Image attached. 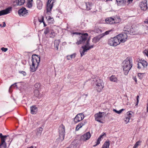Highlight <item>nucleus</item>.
Wrapping results in <instances>:
<instances>
[{
    "label": "nucleus",
    "mask_w": 148,
    "mask_h": 148,
    "mask_svg": "<svg viewBox=\"0 0 148 148\" xmlns=\"http://www.w3.org/2000/svg\"><path fill=\"white\" fill-rule=\"evenodd\" d=\"M122 66L124 73L125 75H127L132 66V59L127 58L123 62Z\"/></svg>",
    "instance_id": "nucleus-1"
},
{
    "label": "nucleus",
    "mask_w": 148,
    "mask_h": 148,
    "mask_svg": "<svg viewBox=\"0 0 148 148\" xmlns=\"http://www.w3.org/2000/svg\"><path fill=\"white\" fill-rule=\"evenodd\" d=\"M32 65L30 66L31 71L32 72L35 71L38 66L40 61V58L39 56L36 54H33L32 57Z\"/></svg>",
    "instance_id": "nucleus-2"
},
{
    "label": "nucleus",
    "mask_w": 148,
    "mask_h": 148,
    "mask_svg": "<svg viewBox=\"0 0 148 148\" xmlns=\"http://www.w3.org/2000/svg\"><path fill=\"white\" fill-rule=\"evenodd\" d=\"M96 88L98 92H100L104 87V84L103 80L99 78L96 79L95 83Z\"/></svg>",
    "instance_id": "nucleus-3"
},
{
    "label": "nucleus",
    "mask_w": 148,
    "mask_h": 148,
    "mask_svg": "<svg viewBox=\"0 0 148 148\" xmlns=\"http://www.w3.org/2000/svg\"><path fill=\"white\" fill-rule=\"evenodd\" d=\"M127 33H123L119 34L116 36L120 43L121 42H124L126 41L127 38Z\"/></svg>",
    "instance_id": "nucleus-4"
},
{
    "label": "nucleus",
    "mask_w": 148,
    "mask_h": 148,
    "mask_svg": "<svg viewBox=\"0 0 148 148\" xmlns=\"http://www.w3.org/2000/svg\"><path fill=\"white\" fill-rule=\"evenodd\" d=\"M88 36V34L87 33L81 34L79 35V39L77 40V41L76 43L78 45H79L84 43L87 40Z\"/></svg>",
    "instance_id": "nucleus-5"
},
{
    "label": "nucleus",
    "mask_w": 148,
    "mask_h": 148,
    "mask_svg": "<svg viewBox=\"0 0 148 148\" xmlns=\"http://www.w3.org/2000/svg\"><path fill=\"white\" fill-rule=\"evenodd\" d=\"M59 138L61 141L64 139L65 135V128L64 126L62 124L60 125L59 128Z\"/></svg>",
    "instance_id": "nucleus-6"
},
{
    "label": "nucleus",
    "mask_w": 148,
    "mask_h": 148,
    "mask_svg": "<svg viewBox=\"0 0 148 148\" xmlns=\"http://www.w3.org/2000/svg\"><path fill=\"white\" fill-rule=\"evenodd\" d=\"M108 43L109 45L114 47H115L120 44V42H119V41L116 36L109 39Z\"/></svg>",
    "instance_id": "nucleus-7"
},
{
    "label": "nucleus",
    "mask_w": 148,
    "mask_h": 148,
    "mask_svg": "<svg viewBox=\"0 0 148 148\" xmlns=\"http://www.w3.org/2000/svg\"><path fill=\"white\" fill-rule=\"evenodd\" d=\"M56 0H48L47 4V12H50Z\"/></svg>",
    "instance_id": "nucleus-8"
},
{
    "label": "nucleus",
    "mask_w": 148,
    "mask_h": 148,
    "mask_svg": "<svg viewBox=\"0 0 148 148\" xmlns=\"http://www.w3.org/2000/svg\"><path fill=\"white\" fill-rule=\"evenodd\" d=\"M93 45H91L88 47H87L86 46H82V48L83 49V50H82L80 49V50L81 57L82 56L84 55L85 52H87L88 50H89L90 49L93 48Z\"/></svg>",
    "instance_id": "nucleus-9"
},
{
    "label": "nucleus",
    "mask_w": 148,
    "mask_h": 148,
    "mask_svg": "<svg viewBox=\"0 0 148 148\" xmlns=\"http://www.w3.org/2000/svg\"><path fill=\"white\" fill-rule=\"evenodd\" d=\"M139 5L142 10L145 11L147 9V1L144 0L141 1L139 3Z\"/></svg>",
    "instance_id": "nucleus-10"
},
{
    "label": "nucleus",
    "mask_w": 148,
    "mask_h": 148,
    "mask_svg": "<svg viewBox=\"0 0 148 148\" xmlns=\"http://www.w3.org/2000/svg\"><path fill=\"white\" fill-rule=\"evenodd\" d=\"M84 118V114L80 113L77 114L74 119V121L75 123L79 122L82 120Z\"/></svg>",
    "instance_id": "nucleus-11"
},
{
    "label": "nucleus",
    "mask_w": 148,
    "mask_h": 148,
    "mask_svg": "<svg viewBox=\"0 0 148 148\" xmlns=\"http://www.w3.org/2000/svg\"><path fill=\"white\" fill-rule=\"evenodd\" d=\"M102 114L99 113V112L98 113L95 114V120L101 123H103V122L101 121L102 118L103 117Z\"/></svg>",
    "instance_id": "nucleus-12"
},
{
    "label": "nucleus",
    "mask_w": 148,
    "mask_h": 148,
    "mask_svg": "<svg viewBox=\"0 0 148 148\" xmlns=\"http://www.w3.org/2000/svg\"><path fill=\"white\" fill-rule=\"evenodd\" d=\"M83 5L84 6L82 7L83 10H89L92 8V4L90 2L84 3Z\"/></svg>",
    "instance_id": "nucleus-13"
},
{
    "label": "nucleus",
    "mask_w": 148,
    "mask_h": 148,
    "mask_svg": "<svg viewBox=\"0 0 148 148\" xmlns=\"http://www.w3.org/2000/svg\"><path fill=\"white\" fill-rule=\"evenodd\" d=\"M91 136L90 132H87L81 136V139L83 141L86 140L90 138Z\"/></svg>",
    "instance_id": "nucleus-14"
},
{
    "label": "nucleus",
    "mask_w": 148,
    "mask_h": 148,
    "mask_svg": "<svg viewBox=\"0 0 148 148\" xmlns=\"http://www.w3.org/2000/svg\"><path fill=\"white\" fill-rule=\"evenodd\" d=\"M28 13L27 10L25 8L23 7L18 11V13L20 16H25Z\"/></svg>",
    "instance_id": "nucleus-15"
},
{
    "label": "nucleus",
    "mask_w": 148,
    "mask_h": 148,
    "mask_svg": "<svg viewBox=\"0 0 148 148\" xmlns=\"http://www.w3.org/2000/svg\"><path fill=\"white\" fill-rule=\"evenodd\" d=\"M124 30L125 31L127 32L126 33H127V34H129L130 35L134 34L133 29L132 28L131 29L130 28L128 25H126L124 27Z\"/></svg>",
    "instance_id": "nucleus-16"
},
{
    "label": "nucleus",
    "mask_w": 148,
    "mask_h": 148,
    "mask_svg": "<svg viewBox=\"0 0 148 148\" xmlns=\"http://www.w3.org/2000/svg\"><path fill=\"white\" fill-rule=\"evenodd\" d=\"M8 137H9V135H5L3 137L1 138V145H3L4 148H5L6 147V145L5 140Z\"/></svg>",
    "instance_id": "nucleus-17"
},
{
    "label": "nucleus",
    "mask_w": 148,
    "mask_h": 148,
    "mask_svg": "<svg viewBox=\"0 0 148 148\" xmlns=\"http://www.w3.org/2000/svg\"><path fill=\"white\" fill-rule=\"evenodd\" d=\"M105 21L107 23L112 24L115 23L114 19L112 17L108 18L105 20Z\"/></svg>",
    "instance_id": "nucleus-18"
},
{
    "label": "nucleus",
    "mask_w": 148,
    "mask_h": 148,
    "mask_svg": "<svg viewBox=\"0 0 148 148\" xmlns=\"http://www.w3.org/2000/svg\"><path fill=\"white\" fill-rule=\"evenodd\" d=\"M10 8H8L4 10L0 11V16L6 14L10 13Z\"/></svg>",
    "instance_id": "nucleus-19"
},
{
    "label": "nucleus",
    "mask_w": 148,
    "mask_h": 148,
    "mask_svg": "<svg viewBox=\"0 0 148 148\" xmlns=\"http://www.w3.org/2000/svg\"><path fill=\"white\" fill-rule=\"evenodd\" d=\"M31 113L32 114H36L37 111V108L35 106H33L30 108Z\"/></svg>",
    "instance_id": "nucleus-20"
},
{
    "label": "nucleus",
    "mask_w": 148,
    "mask_h": 148,
    "mask_svg": "<svg viewBox=\"0 0 148 148\" xmlns=\"http://www.w3.org/2000/svg\"><path fill=\"white\" fill-rule=\"evenodd\" d=\"M34 96L37 97L39 99L40 98L42 97V95L39 93V91L38 89H36L34 90Z\"/></svg>",
    "instance_id": "nucleus-21"
},
{
    "label": "nucleus",
    "mask_w": 148,
    "mask_h": 148,
    "mask_svg": "<svg viewBox=\"0 0 148 148\" xmlns=\"http://www.w3.org/2000/svg\"><path fill=\"white\" fill-rule=\"evenodd\" d=\"M25 2V0H14V3H16L15 5H21L23 4Z\"/></svg>",
    "instance_id": "nucleus-22"
},
{
    "label": "nucleus",
    "mask_w": 148,
    "mask_h": 148,
    "mask_svg": "<svg viewBox=\"0 0 148 148\" xmlns=\"http://www.w3.org/2000/svg\"><path fill=\"white\" fill-rule=\"evenodd\" d=\"M42 130L43 128L41 127H39L37 129V132L36 133L37 137H39L41 136V133Z\"/></svg>",
    "instance_id": "nucleus-23"
},
{
    "label": "nucleus",
    "mask_w": 148,
    "mask_h": 148,
    "mask_svg": "<svg viewBox=\"0 0 148 148\" xmlns=\"http://www.w3.org/2000/svg\"><path fill=\"white\" fill-rule=\"evenodd\" d=\"M103 134H103L101 135H100L99 137V138H98L97 140V142H96V144L95 145L93 146L94 147H96L97 145H98L99 144H100V142L101 140V138L103 139V136L104 135V134H105V133H104Z\"/></svg>",
    "instance_id": "nucleus-24"
},
{
    "label": "nucleus",
    "mask_w": 148,
    "mask_h": 148,
    "mask_svg": "<svg viewBox=\"0 0 148 148\" xmlns=\"http://www.w3.org/2000/svg\"><path fill=\"white\" fill-rule=\"evenodd\" d=\"M102 36H99L94 37L92 40V42L94 43H96L100 40Z\"/></svg>",
    "instance_id": "nucleus-25"
},
{
    "label": "nucleus",
    "mask_w": 148,
    "mask_h": 148,
    "mask_svg": "<svg viewBox=\"0 0 148 148\" xmlns=\"http://www.w3.org/2000/svg\"><path fill=\"white\" fill-rule=\"evenodd\" d=\"M37 7L39 9H41L42 8V2L40 0L37 1Z\"/></svg>",
    "instance_id": "nucleus-26"
},
{
    "label": "nucleus",
    "mask_w": 148,
    "mask_h": 148,
    "mask_svg": "<svg viewBox=\"0 0 148 148\" xmlns=\"http://www.w3.org/2000/svg\"><path fill=\"white\" fill-rule=\"evenodd\" d=\"M110 80L112 82H116L117 81V78L114 75H112L110 78Z\"/></svg>",
    "instance_id": "nucleus-27"
},
{
    "label": "nucleus",
    "mask_w": 148,
    "mask_h": 148,
    "mask_svg": "<svg viewBox=\"0 0 148 148\" xmlns=\"http://www.w3.org/2000/svg\"><path fill=\"white\" fill-rule=\"evenodd\" d=\"M139 63L141 65L143 66L144 68L146 67L147 65V62L145 60H140Z\"/></svg>",
    "instance_id": "nucleus-28"
},
{
    "label": "nucleus",
    "mask_w": 148,
    "mask_h": 148,
    "mask_svg": "<svg viewBox=\"0 0 148 148\" xmlns=\"http://www.w3.org/2000/svg\"><path fill=\"white\" fill-rule=\"evenodd\" d=\"M110 145V143L109 142L106 141L103 145L102 148H108Z\"/></svg>",
    "instance_id": "nucleus-29"
},
{
    "label": "nucleus",
    "mask_w": 148,
    "mask_h": 148,
    "mask_svg": "<svg viewBox=\"0 0 148 148\" xmlns=\"http://www.w3.org/2000/svg\"><path fill=\"white\" fill-rule=\"evenodd\" d=\"M60 41L59 40H56L54 41V46L57 48V50L58 49V46L60 43Z\"/></svg>",
    "instance_id": "nucleus-30"
},
{
    "label": "nucleus",
    "mask_w": 148,
    "mask_h": 148,
    "mask_svg": "<svg viewBox=\"0 0 148 148\" xmlns=\"http://www.w3.org/2000/svg\"><path fill=\"white\" fill-rule=\"evenodd\" d=\"M33 0H30L28 1L27 4V7L29 8H31L32 6V2Z\"/></svg>",
    "instance_id": "nucleus-31"
},
{
    "label": "nucleus",
    "mask_w": 148,
    "mask_h": 148,
    "mask_svg": "<svg viewBox=\"0 0 148 148\" xmlns=\"http://www.w3.org/2000/svg\"><path fill=\"white\" fill-rule=\"evenodd\" d=\"M47 21L49 23H53V22L54 21V19L53 18H51L50 16H49L47 19Z\"/></svg>",
    "instance_id": "nucleus-32"
},
{
    "label": "nucleus",
    "mask_w": 148,
    "mask_h": 148,
    "mask_svg": "<svg viewBox=\"0 0 148 148\" xmlns=\"http://www.w3.org/2000/svg\"><path fill=\"white\" fill-rule=\"evenodd\" d=\"M124 0H116L118 5H121L124 3Z\"/></svg>",
    "instance_id": "nucleus-33"
},
{
    "label": "nucleus",
    "mask_w": 148,
    "mask_h": 148,
    "mask_svg": "<svg viewBox=\"0 0 148 148\" xmlns=\"http://www.w3.org/2000/svg\"><path fill=\"white\" fill-rule=\"evenodd\" d=\"M141 142V141H140V140H139L135 144L134 146L133 147V148H137L138 146L140 145Z\"/></svg>",
    "instance_id": "nucleus-34"
},
{
    "label": "nucleus",
    "mask_w": 148,
    "mask_h": 148,
    "mask_svg": "<svg viewBox=\"0 0 148 148\" xmlns=\"http://www.w3.org/2000/svg\"><path fill=\"white\" fill-rule=\"evenodd\" d=\"M86 123L85 122H81L79 123L77 125V127H79L78 128V129H79L80 128L82 127L83 125H84L86 124Z\"/></svg>",
    "instance_id": "nucleus-35"
},
{
    "label": "nucleus",
    "mask_w": 148,
    "mask_h": 148,
    "mask_svg": "<svg viewBox=\"0 0 148 148\" xmlns=\"http://www.w3.org/2000/svg\"><path fill=\"white\" fill-rule=\"evenodd\" d=\"M76 55V54L74 53L70 56H67V58L68 60H70V58H68L69 57H70L71 58H75Z\"/></svg>",
    "instance_id": "nucleus-36"
},
{
    "label": "nucleus",
    "mask_w": 148,
    "mask_h": 148,
    "mask_svg": "<svg viewBox=\"0 0 148 148\" xmlns=\"http://www.w3.org/2000/svg\"><path fill=\"white\" fill-rule=\"evenodd\" d=\"M124 110V109H122L120 110L119 111L117 110H116L115 109H113V111L116 112V113L118 114H120L121 113V112H122V111Z\"/></svg>",
    "instance_id": "nucleus-37"
},
{
    "label": "nucleus",
    "mask_w": 148,
    "mask_h": 148,
    "mask_svg": "<svg viewBox=\"0 0 148 148\" xmlns=\"http://www.w3.org/2000/svg\"><path fill=\"white\" fill-rule=\"evenodd\" d=\"M50 29L48 27H46L45 29L44 30V34H46L48 33H49L50 32Z\"/></svg>",
    "instance_id": "nucleus-38"
},
{
    "label": "nucleus",
    "mask_w": 148,
    "mask_h": 148,
    "mask_svg": "<svg viewBox=\"0 0 148 148\" xmlns=\"http://www.w3.org/2000/svg\"><path fill=\"white\" fill-rule=\"evenodd\" d=\"M112 31V30H109L108 31H106L104 33H103L102 34L103 35V36H104L106 35H107L110 32H111Z\"/></svg>",
    "instance_id": "nucleus-39"
},
{
    "label": "nucleus",
    "mask_w": 148,
    "mask_h": 148,
    "mask_svg": "<svg viewBox=\"0 0 148 148\" xmlns=\"http://www.w3.org/2000/svg\"><path fill=\"white\" fill-rule=\"evenodd\" d=\"M34 86L36 88H39L40 87V83H37L34 85Z\"/></svg>",
    "instance_id": "nucleus-40"
},
{
    "label": "nucleus",
    "mask_w": 148,
    "mask_h": 148,
    "mask_svg": "<svg viewBox=\"0 0 148 148\" xmlns=\"http://www.w3.org/2000/svg\"><path fill=\"white\" fill-rule=\"evenodd\" d=\"M17 84V83H15L14 84L12 85L10 87L9 89V92H11V88H12L13 87H14L15 86H16L17 85H16V84Z\"/></svg>",
    "instance_id": "nucleus-41"
},
{
    "label": "nucleus",
    "mask_w": 148,
    "mask_h": 148,
    "mask_svg": "<svg viewBox=\"0 0 148 148\" xmlns=\"http://www.w3.org/2000/svg\"><path fill=\"white\" fill-rule=\"evenodd\" d=\"M130 118V117H129V116H126V117L125 121L126 122V123H127L129 122Z\"/></svg>",
    "instance_id": "nucleus-42"
},
{
    "label": "nucleus",
    "mask_w": 148,
    "mask_h": 148,
    "mask_svg": "<svg viewBox=\"0 0 148 148\" xmlns=\"http://www.w3.org/2000/svg\"><path fill=\"white\" fill-rule=\"evenodd\" d=\"M89 41H90V39H88L87 41V42L86 45H85L84 46H86L87 47H89Z\"/></svg>",
    "instance_id": "nucleus-43"
},
{
    "label": "nucleus",
    "mask_w": 148,
    "mask_h": 148,
    "mask_svg": "<svg viewBox=\"0 0 148 148\" xmlns=\"http://www.w3.org/2000/svg\"><path fill=\"white\" fill-rule=\"evenodd\" d=\"M19 73L23 74V76H25L26 75V73L24 71H19Z\"/></svg>",
    "instance_id": "nucleus-44"
},
{
    "label": "nucleus",
    "mask_w": 148,
    "mask_h": 148,
    "mask_svg": "<svg viewBox=\"0 0 148 148\" xmlns=\"http://www.w3.org/2000/svg\"><path fill=\"white\" fill-rule=\"evenodd\" d=\"M127 116H129V117L131 118L132 117V114L129 112H128L127 113Z\"/></svg>",
    "instance_id": "nucleus-45"
},
{
    "label": "nucleus",
    "mask_w": 148,
    "mask_h": 148,
    "mask_svg": "<svg viewBox=\"0 0 148 148\" xmlns=\"http://www.w3.org/2000/svg\"><path fill=\"white\" fill-rule=\"evenodd\" d=\"M38 21L40 23L43 22L44 21V17L42 16L41 17V20L39 19Z\"/></svg>",
    "instance_id": "nucleus-46"
},
{
    "label": "nucleus",
    "mask_w": 148,
    "mask_h": 148,
    "mask_svg": "<svg viewBox=\"0 0 148 148\" xmlns=\"http://www.w3.org/2000/svg\"><path fill=\"white\" fill-rule=\"evenodd\" d=\"M1 50L4 52L8 50V49L7 48H5L4 47H2L1 48Z\"/></svg>",
    "instance_id": "nucleus-47"
},
{
    "label": "nucleus",
    "mask_w": 148,
    "mask_h": 148,
    "mask_svg": "<svg viewBox=\"0 0 148 148\" xmlns=\"http://www.w3.org/2000/svg\"><path fill=\"white\" fill-rule=\"evenodd\" d=\"M99 113H101L102 114V116H103L104 115H106L108 114V113H106V112H99Z\"/></svg>",
    "instance_id": "nucleus-48"
},
{
    "label": "nucleus",
    "mask_w": 148,
    "mask_h": 148,
    "mask_svg": "<svg viewBox=\"0 0 148 148\" xmlns=\"http://www.w3.org/2000/svg\"><path fill=\"white\" fill-rule=\"evenodd\" d=\"M139 96L138 95L137 96V97H136L137 102L136 104V106L138 104V101H139Z\"/></svg>",
    "instance_id": "nucleus-49"
},
{
    "label": "nucleus",
    "mask_w": 148,
    "mask_h": 148,
    "mask_svg": "<svg viewBox=\"0 0 148 148\" xmlns=\"http://www.w3.org/2000/svg\"><path fill=\"white\" fill-rule=\"evenodd\" d=\"M143 53L144 54H145L146 55H147V54H148V51L145 49V50L143 52Z\"/></svg>",
    "instance_id": "nucleus-50"
},
{
    "label": "nucleus",
    "mask_w": 148,
    "mask_h": 148,
    "mask_svg": "<svg viewBox=\"0 0 148 148\" xmlns=\"http://www.w3.org/2000/svg\"><path fill=\"white\" fill-rule=\"evenodd\" d=\"M137 65H138V66H137L138 68L139 69H140L141 68V66L142 65H140V63H138L137 64Z\"/></svg>",
    "instance_id": "nucleus-51"
},
{
    "label": "nucleus",
    "mask_w": 148,
    "mask_h": 148,
    "mask_svg": "<svg viewBox=\"0 0 148 148\" xmlns=\"http://www.w3.org/2000/svg\"><path fill=\"white\" fill-rule=\"evenodd\" d=\"M142 74V73H139L138 74V76L139 77H140V79H141L142 78V77L141 76Z\"/></svg>",
    "instance_id": "nucleus-52"
},
{
    "label": "nucleus",
    "mask_w": 148,
    "mask_h": 148,
    "mask_svg": "<svg viewBox=\"0 0 148 148\" xmlns=\"http://www.w3.org/2000/svg\"><path fill=\"white\" fill-rule=\"evenodd\" d=\"M73 34H76V35H80L81 34L79 33L78 32H74L73 33Z\"/></svg>",
    "instance_id": "nucleus-53"
},
{
    "label": "nucleus",
    "mask_w": 148,
    "mask_h": 148,
    "mask_svg": "<svg viewBox=\"0 0 148 148\" xmlns=\"http://www.w3.org/2000/svg\"><path fill=\"white\" fill-rule=\"evenodd\" d=\"M3 25L2 26V27H4L5 26L6 24H5V22H3Z\"/></svg>",
    "instance_id": "nucleus-54"
},
{
    "label": "nucleus",
    "mask_w": 148,
    "mask_h": 148,
    "mask_svg": "<svg viewBox=\"0 0 148 148\" xmlns=\"http://www.w3.org/2000/svg\"><path fill=\"white\" fill-rule=\"evenodd\" d=\"M133 79L135 81V82L136 83L137 82V81L136 78V77H134Z\"/></svg>",
    "instance_id": "nucleus-55"
},
{
    "label": "nucleus",
    "mask_w": 148,
    "mask_h": 148,
    "mask_svg": "<svg viewBox=\"0 0 148 148\" xmlns=\"http://www.w3.org/2000/svg\"><path fill=\"white\" fill-rule=\"evenodd\" d=\"M27 148H36V147L35 146H32L29 147H28Z\"/></svg>",
    "instance_id": "nucleus-56"
},
{
    "label": "nucleus",
    "mask_w": 148,
    "mask_h": 148,
    "mask_svg": "<svg viewBox=\"0 0 148 148\" xmlns=\"http://www.w3.org/2000/svg\"><path fill=\"white\" fill-rule=\"evenodd\" d=\"M133 0H128L127 2H128V3L132 2Z\"/></svg>",
    "instance_id": "nucleus-57"
},
{
    "label": "nucleus",
    "mask_w": 148,
    "mask_h": 148,
    "mask_svg": "<svg viewBox=\"0 0 148 148\" xmlns=\"http://www.w3.org/2000/svg\"><path fill=\"white\" fill-rule=\"evenodd\" d=\"M84 3H82L81 5V8L83 10V9L82 8V7L84 6V5H83V4Z\"/></svg>",
    "instance_id": "nucleus-58"
},
{
    "label": "nucleus",
    "mask_w": 148,
    "mask_h": 148,
    "mask_svg": "<svg viewBox=\"0 0 148 148\" xmlns=\"http://www.w3.org/2000/svg\"><path fill=\"white\" fill-rule=\"evenodd\" d=\"M4 136H3L2 133H0V138L4 137Z\"/></svg>",
    "instance_id": "nucleus-59"
},
{
    "label": "nucleus",
    "mask_w": 148,
    "mask_h": 148,
    "mask_svg": "<svg viewBox=\"0 0 148 148\" xmlns=\"http://www.w3.org/2000/svg\"><path fill=\"white\" fill-rule=\"evenodd\" d=\"M79 127H77V125L76 127L75 130H79V129H78V128H79Z\"/></svg>",
    "instance_id": "nucleus-60"
},
{
    "label": "nucleus",
    "mask_w": 148,
    "mask_h": 148,
    "mask_svg": "<svg viewBox=\"0 0 148 148\" xmlns=\"http://www.w3.org/2000/svg\"><path fill=\"white\" fill-rule=\"evenodd\" d=\"M43 24H44V25L45 27L46 26H47V25H46V24H45V23L44 22H43Z\"/></svg>",
    "instance_id": "nucleus-61"
},
{
    "label": "nucleus",
    "mask_w": 148,
    "mask_h": 148,
    "mask_svg": "<svg viewBox=\"0 0 148 148\" xmlns=\"http://www.w3.org/2000/svg\"><path fill=\"white\" fill-rule=\"evenodd\" d=\"M145 22L146 23H147V24H148V21H145Z\"/></svg>",
    "instance_id": "nucleus-62"
},
{
    "label": "nucleus",
    "mask_w": 148,
    "mask_h": 148,
    "mask_svg": "<svg viewBox=\"0 0 148 148\" xmlns=\"http://www.w3.org/2000/svg\"><path fill=\"white\" fill-rule=\"evenodd\" d=\"M148 112V104H147V112Z\"/></svg>",
    "instance_id": "nucleus-63"
},
{
    "label": "nucleus",
    "mask_w": 148,
    "mask_h": 148,
    "mask_svg": "<svg viewBox=\"0 0 148 148\" xmlns=\"http://www.w3.org/2000/svg\"><path fill=\"white\" fill-rule=\"evenodd\" d=\"M146 143L147 144H148V140H147Z\"/></svg>",
    "instance_id": "nucleus-64"
}]
</instances>
